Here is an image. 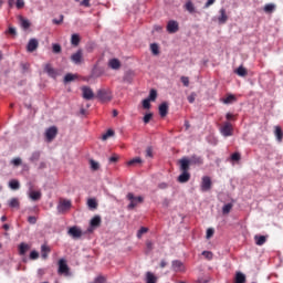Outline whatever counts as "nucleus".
<instances>
[{
  "mask_svg": "<svg viewBox=\"0 0 283 283\" xmlns=\"http://www.w3.org/2000/svg\"><path fill=\"white\" fill-rule=\"evenodd\" d=\"M185 9L190 12V14H193V12H196V7L193 6V2L188 1L185 4Z\"/></svg>",
  "mask_w": 283,
  "mask_h": 283,
  "instance_id": "obj_28",
  "label": "nucleus"
},
{
  "mask_svg": "<svg viewBox=\"0 0 283 283\" xmlns=\"http://www.w3.org/2000/svg\"><path fill=\"white\" fill-rule=\"evenodd\" d=\"M12 164L15 166V167H19V165H21V158H15L12 160Z\"/></svg>",
  "mask_w": 283,
  "mask_h": 283,
  "instance_id": "obj_59",
  "label": "nucleus"
},
{
  "mask_svg": "<svg viewBox=\"0 0 283 283\" xmlns=\"http://www.w3.org/2000/svg\"><path fill=\"white\" fill-rule=\"evenodd\" d=\"M275 10V4H266L264 7V12H273Z\"/></svg>",
  "mask_w": 283,
  "mask_h": 283,
  "instance_id": "obj_47",
  "label": "nucleus"
},
{
  "mask_svg": "<svg viewBox=\"0 0 283 283\" xmlns=\"http://www.w3.org/2000/svg\"><path fill=\"white\" fill-rule=\"evenodd\" d=\"M146 157L147 158H153L154 157V150L151 149V147H148L146 149Z\"/></svg>",
  "mask_w": 283,
  "mask_h": 283,
  "instance_id": "obj_51",
  "label": "nucleus"
},
{
  "mask_svg": "<svg viewBox=\"0 0 283 283\" xmlns=\"http://www.w3.org/2000/svg\"><path fill=\"white\" fill-rule=\"evenodd\" d=\"M53 23H55V25H59L60 23H63V15H61L60 20L54 19Z\"/></svg>",
  "mask_w": 283,
  "mask_h": 283,
  "instance_id": "obj_64",
  "label": "nucleus"
},
{
  "mask_svg": "<svg viewBox=\"0 0 283 283\" xmlns=\"http://www.w3.org/2000/svg\"><path fill=\"white\" fill-rule=\"evenodd\" d=\"M147 231H148L147 228L142 227V228L138 230V232H137V238H138V239H142L143 235H144V233H147Z\"/></svg>",
  "mask_w": 283,
  "mask_h": 283,
  "instance_id": "obj_42",
  "label": "nucleus"
},
{
  "mask_svg": "<svg viewBox=\"0 0 283 283\" xmlns=\"http://www.w3.org/2000/svg\"><path fill=\"white\" fill-rule=\"evenodd\" d=\"M158 93L156 92V90H150L149 96L147 98L150 101H156Z\"/></svg>",
  "mask_w": 283,
  "mask_h": 283,
  "instance_id": "obj_39",
  "label": "nucleus"
},
{
  "mask_svg": "<svg viewBox=\"0 0 283 283\" xmlns=\"http://www.w3.org/2000/svg\"><path fill=\"white\" fill-rule=\"evenodd\" d=\"M28 196L30 200L36 202V200H41V191L40 190H32V188L28 191Z\"/></svg>",
  "mask_w": 283,
  "mask_h": 283,
  "instance_id": "obj_14",
  "label": "nucleus"
},
{
  "mask_svg": "<svg viewBox=\"0 0 283 283\" xmlns=\"http://www.w3.org/2000/svg\"><path fill=\"white\" fill-rule=\"evenodd\" d=\"M72 209V200L70 199H61L57 205V211L60 213H65V211H70Z\"/></svg>",
  "mask_w": 283,
  "mask_h": 283,
  "instance_id": "obj_3",
  "label": "nucleus"
},
{
  "mask_svg": "<svg viewBox=\"0 0 283 283\" xmlns=\"http://www.w3.org/2000/svg\"><path fill=\"white\" fill-rule=\"evenodd\" d=\"M39 158H41V153L39 151H34L31 157L30 160H32L34 163V160H39Z\"/></svg>",
  "mask_w": 283,
  "mask_h": 283,
  "instance_id": "obj_45",
  "label": "nucleus"
},
{
  "mask_svg": "<svg viewBox=\"0 0 283 283\" xmlns=\"http://www.w3.org/2000/svg\"><path fill=\"white\" fill-rule=\"evenodd\" d=\"M196 101V93H191L189 96H188V103H195Z\"/></svg>",
  "mask_w": 283,
  "mask_h": 283,
  "instance_id": "obj_55",
  "label": "nucleus"
},
{
  "mask_svg": "<svg viewBox=\"0 0 283 283\" xmlns=\"http://www.w3.org/2000/svg\"><path fill=\"white\" fill-rule=\"evenodd\" d=\"M274 136H276V140L279 143H282L283 133H282V128L280 126H275Z\"/></svg>",
  "mask_w": 283,
  "mask_h": 283,
  "instance_id": "obj_26",
  "label": "nucleus"
},
{
  "mask_svg": "<svg viewBox=\"0 0 283 283\" xmlns=\"http://www.w3.org/2000/svg\"><path fill=\"white\" fill-rule=\"evenodd\" d=\"M233 209V203H227L222 207V213L223 216H227L231 213V210Z\"/></svg>",
  "mask_w": 283,
  "mask_h": 283,
  "instance_id": "obj_30",
  "label": "nucleus"
},
{
  "mask_svg": "<svg viewBox=\"0 0 283 283\" xmlns=\"http://www.w3.org/2000/svg\"><path fill=\"white\" fill-rule=\"evenodd\" d=\"M111 136H114V130L108 129L106 134L102 136V140H107V138H111Z\"/></svg>",
  "mask_w": 283,
  "mask_h": 283,
  "instance_id": "obj_41",
  "label": "nucleus"
},
{
  "mask_svg": "<svg viewBox=\"0 0 283 283\" xmlns=\"http://www.w3.org/2000/svg\"><path fill=\"white\" fill-rule=\"evenodd\" d=\"M226 105H230V103H235V95H228L227 98L223 99Z\"/></svg>",
  "mask_w": 283,
  "mask_h": 283,
  "instance_id": "obj_36",
  "label": "nucleus"
},
{
  "mask_svg": "<svg viewBox=\"0 0 283 283\" xmlns=\"http://www.w3.org/2000/svg\"><path fill=\"white\" fill-rule=\"evenodd\" d=\"M15 6L18 10H21V8L25 7V1L24 0H17Z\"/></svg>",
  "mask_w": 283,
  "mask_h": 283,
  "instance_id": "obj_48",
  "label": "nucleus"
},
{
  "mask_svg": "<svg viewBox=\"0 0 283 283\" xmlns=\"http://www.w3.org/2000/svg\"><path fill=\"white\" fill-rule=\"evenodd\" d=\"M150 50H151L153 54H155V55H158L160 52L158 49V44H156V43L150 44Z\"/></svg>",
  "mask_w": 283,
  "mask_h": 283,
  "instance_id": "obj_40",
  "label": "nucleus"
},
{
  "mask_svg": "<svg viewBox=\"0 0 283 283\" xmlns=\"http://www.w3.org/2000/svg\"><path fill=\"white\" fill-rule=\"evenodd\" d=\"M71 43L72 45H78V43H81V36H78V34L74 33L71 36Z\"/></svg>",
  "mask_w": 283,
  "mask_h": 283,
  "instance_id": "obj_31",
  "label": "nucleus"
},
{
  "mask_svg": "<svg viewBox=\"0 0 283 283\" xmlns=\"http://www.w3.org/2000/svg\"><path fill=\"white\" fill-rule=\"evenodd\" d=\"M216 3V0H208L205 4V8H209Z\"/></svg>",
  "mask_w": 283,
  "mask_h": 283,
  "instance_id": "obj_61",
  "label": "nucleus"
},
{
  "mask_svg": "<svg viewBox=\"0 0 283 283\" xmlns=\"http://www.w3.org/2000/svg\"><path fill=\"white\" fill-rule=\"evenodd\" d=\"M178 30H179L178 22L176 20H170L167 24V32H169V34H176Z\"/></svg>",
  "mask_w": 283,
  "mask_h": 283,
  "instance_id": "obj_10",
  "label": "nucleus"
},
{
  "mask_svg": "<svg viewBox=\"0 0 283 283\" xmlns=\"http://www.w3.org/2000/svg\"><path fill=\"white\" fill-rule=\"evenodd\" d=\"M189 165H191V161L187 158H184L180 160V169L181 171H189Z\"/></svg>",
  "mask_w": 283,
  "mask_h": 283,
  "instance_id": "obj_21",
  "label": "nucleus"
},
{
  "mask_svg": "<svg viewBox=\"0 0 283 283\" xmlns=\"http://www.w3.org/2000/svg\"><path fill=\"white\" fill-rule=\"evenodd\" d=\"M219 17H218V21L221 25H223V23H227V21H229V15H227V10L224 8H221L219 10Z\"/></svg>",
  "mask_w": 283,
  "mask_h": 283,
  "instance_id": "obj_13",
  "label": "nucleus"
},
{
  "mask_svg": "<svg viewBox=\"0 0 283 283\" xmlns=\"http://www.w3.org/2000/svg\"><path fill=\"white\" fill-rule=\"evenodd\" d=\"M81 6H84V8H90V0H82Z\"/></svg>",
  "mask_w": 283,
  "mask_h": 283,
  "instance_id": "obj_63",
  "label": "nucleus"
},
{
  "mask_svg": "<svg viewBox=\"0 0 283 283\" xmlns=\"http://www.w3.org/2000/svg\"><path fill=\"white\" fill-rule=\"evenodd\" d=\"M220 134L224 136V138H229V136H233V126L231 123L226 122L221 127H220Z\"/></svg>",
  "mask_w": 283,
  "mask_h": 283,
  "instance_id": "obj_4",
  "label": "nucleus"
},
{
  "mask_svg": "<svg viewBox=\"0 0 283 283\" xmlns=\"http://www.w3.org/2000/svg\"><path fill=\"white\" fill-rule=\"evenodd\" d=\"M90 165H91V169L93 171H98V169L101 168V165L98 164V161L91 159L90 160Z\"/></svg>",
  "mask_w": 283,
  "mask_h": 283,
  "instance_id": "obj_32",
  "label": "nucleus"
},
{
  "mask_svg": "<svg viewBox=\"0 0 283 283\" xmlns=\"http://www.w3.org/2000/svg\"><path fill=\"white\" fill-rule=\"evenodd\" d=\"M59 273L60 275H70V268L67 266L65 259L59 261Z\"/></svg>",
  "mask_w": 283,
  "mask_h": 283,
  "instance_id": "obj_7",
  "label": "nucleus"
},
{
  "mask_svg": "<svg viewBox=\"0 0 283 283\" xmlns=\"http://www.w3.org/2000/svg\"><path fill=\"white\" fill-rule=\"evenodd\" d=\"M28 251H30V245L28 243H21L19 245L20 255H25V253H28Z\"/></svg>",
  "mask_w": 283,
  "mask_h": 283,
  "instance_id": "obj_25",
  "label": "nucleus"
},
{
  "mask_svg": "<svg viewBox=\"0 0 283 283\" xmlns=\"http://www.w3.org/2000/svg\"><path fill=\"white\" fill-rule=\"evenodd\" d=\"M71 61L75 65H81L83 62V50H77L75 53L71 55Z\"/></svg>",
  "mask_w": 283,
  "mask_h": 283,
  "instance_id": "obj_8",
  "label": "nucleus"
},
{
  "mask_svg": "<svg viewBox=\"0 0 283 283\" xmlns=\"http://www.w3.org/2000/svg\"><path fill=\"white\" fill-rule=\"evenodd\" d=\"M97 98H99L102 103H109L113 98L112 91L105 88L99 90L97 92Z\"/></svg>",
  "mask_w": 283,
  "mask_h": 283,
  "instance_id": "obj_2",
  "label": "nucleus"
},
{
  "mask_svg": "<svg viewBox=\"0 0 283 283\" xmlns=\"http://www.w3.org/2000/svg\"><path fill=\"white\" fill-rule=\"evenodd\" d=\"M127 200H129V202H130L128 205V209H136V207H138V205H143L145 199L140 196L136 197V196H134V193L129 192L127 195Z\"/></svg>",
  "mask_w": 283,
  "mask_h": 283,
  "instance_id": "obj_1",
  "label": "nucleus"
},
{
  "mask_svg": "<svg viewBox=\"0 0 283 283\" xmlns=\"http://www.w3.org/2000/svg\"><path fill=\"white\" fill-rule=\"evenodd\" d=\"M20 25L24 29L28 30L30 28V20L25 18H20Z\"/></svg>",
  "mask_w": 283,
  "mask_h": 283,
  "instance_id": "obj_33",
  "label": "nucleus"
},
{
  "mask_svg": "<svg viewBox=\"0 0 283 283\" xmlns=\"http://www.w3.org/2000/svg\"><path fill=\"white\" fill-rule=\"evenodd\" d=\"M197 283H209V277H200Z\"/></svg>",
  "mask_w": 283,
  "mask_h": 283,
  "instance_id": "obj_58",
  "label": "nucleus"
},
{
  "mask_svg": "<svg viewBox=\"0 0 283 283\" xmlns=\"http://www.w3.org/2000/svg\"><path fill=\"white\" fill-rule=\"evenodd\" d=\"M200 189L203 193L211 190V178L209 176L202 177Z\"/></svg>",
  "mask_w": 283,
  "mask_h": 283,
  "instance_id": "obj_5",
  "label": "nucleus"
},
{
  "mask_svg": "<svg viewBox=\"0 0 283 283\" xmlns=\"http://www.w3.org/2000/svg\"><path fill=\"white\" fill-rule=\"evenodd\" d=\"M101 226V217L96 216L91 220V227L87 229L88 233H92L96 227Z\"/></svg>",
  "mask_w": 283,
  "mask_h": 283,
  "instance_id": "obj_15",
  "label": "nucleus"
},
{
  "mask_svg": "<svg viewBox=\"0 0 283 283\" xmlns=\"http://www.w3.org/2000/svg\"><path fill=\"white\" fill-rule=\"evenodd\" d=\"M28 222H30V224H36V217H29Z\"/></svg>",
  "mask_w": 283,
  "mask_h": 283,
  "instance_id": "obj_57",
  "label": "nucleus"
},
{
  "mask_svg": "<svg viewBox=\"0 0 283 283\" xmlns=\"http://www.w3.org/2000/svg\"><path fill=\"white\" fill-rule=\"evenodd\" d=\"M53 52L55 54H59L61 52V45L60 44H53Z\"/></svg>",
  "mask_w": 283,
  "mask_h": 283,
  "instance_id": "obj_54",
  "label": "nucleus"
},
{
  "mask_svg": "<svg viewBox=\"0 0 283 283\" xmlns=\"http://www.w3.org/2000/svg\"><path fill=\"white\" fill-rule=\"evenodd\" d=\"M67 234L74 240H78L83 235V231L78 227H72L69 229Z\"/></svg>",
  "mask_w": 283,
  "mask_h": 283,
  "instance_id": "obj_6",
  "label": "nucleus"
},
{
  "mask_svg": "<svg viewBox=\"0 0 283 283\" xmlns=\"http://www.w3.org/2000/svg\"><path fill=\"white\" fill-rule=\"evenodd\" d=\"M140 163H143V159H140V157H136V158L130 159V160L127 163V165H128L129 167H132V165H136V164H140Z\"/></svg>",
  "mask_w": 283,
  "mask_h": 283,
  "instance_id": "obj_38",
  "label": "nucleus"
},
{
  "mask_svg": "<svg viewBox=\"0 0 283 283\" xmlns=\"http://www.w3.org/2000/svg\"><path fill=\"white\" fill-rule=\"evenodd\" d=\"M82 96L85 101H92V98H94V91L88 86H84L82 87Z\"/></svg>",
  "mask_w": 283,
  "mask_h": 283,
  "instance_id": "obj_11",
  "label": "nucleus"
},
{
  "mask_svg": "<svg viewBox=\"0 0 283 283\" xmlns=\"http://www.w3.org/2000/svg\"><path fill=\"white\" fill-rule=\"evenodd\" d=\"M8 33L14 36L17 34V29H14L13 27H10L8 30Z\"/></svg>",
  "mask_w": 283,
  "mask_h": 283,
  "instance_id": "obj_60",
  "label": "nucleus"
},
{
  "mask_svg": "<svg viewBox=\"0 0 283 283\" xmlns=\"http://www.w3.org/2000/svg\"><path fill=\"white\" fill-rule=\"evenodd\" d=\"M151 101L150 99H148V98H146V99H144L143 101V107H144V109H149V107H151Z\"/></svg>",
  "mask_w": 283,
  "mask_h": 283,
  "instance_id": "obj_46",
  "label": "nucleus"
},
{
  "mask_svg": "<svg viewBox=\"0 0 283 283\" xmlns=\"http://www.w3.org/2000/svg\"><path fill=\"white\" fill-rule=\"evenodd\" d=\"M30 260H39V252L36 251H31L30 253Z\"/></svg>",
  "mask_w": 283,
  "mask_h": 283,
  "instance_id": "obj_49",
  "label": "nucleus"
},
{
  "mask_svg": "<svg viewBox=\"0 0 283 283\" xmlns=\"http://www.w3.org/2000/svg\"><path fill=\"white\" fill-rule=\"evenodd\" d=\"M39 48V41L36 39H31L27 45L28 52H34Z\"/></svg>",
  "mask_w": 283,
  "mask_h": 283,
  "instance_id": "obj_16",
  "label": "nucleus"
},
{
  "mask_svg": "<svg viewBox=\"0 0 283 283\" xmlns=\"http://www.w3.org/2000/svg\"><path fill=\"white\" fill-rule=\"evenodd\" d=\"M235 74H238V76H247V69H244L243 66H239L235 70Z\"/></svg>",
  "mask_w": 283,
  "mask_h": 283,
  "instance_id": "obj_35",
  "label": "nucleus"
},
{
  "mask_svg": "<svg viewBox=\"0 0 283 283\" xmlns=\"http://www.w3.org/2000/svg\"><path fill=\"white\" fill-rule=\"evenodd\" d=\"M247 282V276L242 272H238L235 275V283Z\"/></svg>",
  "mask_w": 283,
  "mask_h": 283,
  "instance_id": "obj_27",
  "label": "nucleus"
},
{
  "mask_svg": "<svg viewBox=\"0 0 283 283\" xmlns=\"http://www.w3.org/2000/svg\"><path fill=\"white\" fill-rule=\"evenodd\" d=\"M172 271H176V273H180V271H185V265L182 264V261H172Z\"/></svg>",
  "mask_w": 283,
  "mask_h": 283,
  "instance_id": "obj_18",
  "label": "nucleus"
},
{
  "mask_svg": "<svg viewBox=\"0 0 283 283\" xmlns=\"http://www.w3.org/2000/svg\"><path fill=\"white\" fill-rule=\"evenodd\" d=\"M41 251L42 253H50V248H48V245H42Z\"/></svg>",
  "mask_w": 283,
  "mask_h": 283,
  "instance_id": "obj_62",
  "label": "nucleus"
},
{
  "mask_svg": "<svg viewBox=\"0 0 283 283\" xmlns=\"http://www.w3.org/2000/svg\"><path fill=\"white\" fill-rule=\"evenodd\" d=\"M145 282L158 283V276H156L153 272H146Z\"/></svg>",
  "mask_w": 283,
  "mask_h": 283,
  "instance_id": "obj_19",
  "label": "nucleus"
},
{
  "mask_svg": "<svg viewBox=\"0 0 283 283\" xmlns=\"http://www.w3.org/2000/svg\"><path fill=\"white\" fill-rule=\"evenodd\" d=\"M190 163H192L193 165H202V158L193 156L191 157Z\"/></svg>",
  "mask_w": 283,
  "mask_h": 283,
  "instance_id": "obj_37",
  "label": "nucleus"
},
{
  "mask_svg": "<svg viewBox=\"0 0 283 283\" xmlns=\"http://www.w3.org/2000/svg\"><path fill=\"white\" fill-rule=\"evenodd\" d=\"M76 78H77L76 74L67 73L64 76V83H72V81H76Z\"/></svg>",
  "mask_w": 283,
  "mask_h": 283,
  "instance_id": "obj_29",
  "label": "nucleus"
},
{
  "mask_svg": "<svg viewBox=\"0 0 283 283\" xmlns=\"http://www.w3.org/2000/svg\"><path fill=\"white\" fill-rule=\"evenodd\" d=\"M254 240H255V244L258 247H262L263 244L266 243V237L265 235H255Z\"/></svg>",
  "mask_w": 283,
  "mask_h": 283,
  "instance_id": "obj_23",
  "label": "nucleus"
},
{
  "mask_svg": "<svg viewBox=\"0 0 283 283\" xmlns=\"http://www.w3.org/2000/svg\"><path fill=\"white\" fill-rule=\"evenodd\" d=\"M202 255L205 256L206 260H212L213 259V253L211 251H203Z\"/></svg>",
  "mask_w": 283,
  "mask_h": 283,
  "instance_id": "obj_44",
  "label": "nucleus"
},
{
  "mask_svg": "<svg viewBox=\"0 0 283 283\" xmlns=\"http://www.w3.org/2000/svg\"><path fill=\"white\" fill-rule=\"evenodd\" d=\"M87 205H88L90 209H96V207H97L96 199H88Z\"/></svg>",
  "mask_w": 283,
  "mask_h": 283,
  "instance_id": "obj_43",
  "label": "nucleus"
},
{
  "mask_svg": "<svg viewBox=\"0 0 283 283\" xmlns=\"http://www.w3.org/2000/svg\"><path fill=\"white\" fill-rule=\"evenodd\" d=\"M231 160H235V161L240 160V154L239 153L232 154L231 155Z\"/></svg>",
  "mask_w": 283,
  "mask_h": 283,
  "instance_id": "obj_56",
  "label": "nucleus"
},
{
  "mask_svg": "<svg viewBox=\"0 0 283 283\" xmlns=\"http://www.w3.org/2000/svg\"><path fill=\"white\" fill-rule=\"evenodd\" d=\"M168 112H169V105L167 104V102L161 103L159 106V115L161 116V118H165Z\"/></svg>",
  "mask_w": 283,
  "mask_h": 283,
  "instance_id": "obj_17",
  "label": "nucleus"
},
{
  "mask_svg": "<svg viewBox=\"0 0 283 283\" xmlns=\"http://www.w3.org/2000/svg\"><path fill=\"white\" fill-rule=\"evenodd\" d=\"M9 187L10 189H12L13 191H17L18 189L21 188V184L19 182V180L13 179L9 181Z\"/></svg>",
  "mask_w": 283,
  "mask_h": 283,
  "instance_id": "obj_24",
  "label": "nucleus"
},
{
  "mask_svg": "<svg viewBox=\"0 0 283 283\" xmlns=\"http://www.w3.org/2000/svg\"><path fill=\"white\" fill-rule=\"evenodd\" d=\"M44 72L50 76L51 78H56L59 76V73L54 67H52V64H45L44 65Z\"/></svg>",
  "mask_w": 283,
  "mask_h": 283,
  "instance_id": "obj_12",
  "label": "nucleus"
},
{
  "mask_svg": "<svg viewBox=\"0 0 283 283\" xmlns=\"http://www.w3.org/2000/svg\"><path fill=\"white\" fill-rule=\"evenodd\" d=\"M190 178H191V175L189 174V171H182V174H180L178 177V182H181V184L189 182Z\"/></svg>",
  "mask_w": 283,
  "mask_h": 283,
  "instance_id": "obj_20",
  "label": "nucleus"
},
{
  "mask_svg": "<svg viewBox=\"0 0 283 283\" xmlns=\"http://www.w3.org/2000/svg\"><path fill=\"white\" fill-rule=\"evenodd\" d=\"M57 132L59 130L54 126H52L45 130V138H46L48 143H52L53 138H56Z\"/></svg>",
  "mask_w": 283,
  "mask_h": 283,
  "instance_id": "obj_9",
  "label": "nucleus"
},
{
  "mask_svg": "<svg viewBox=\"0 0 283 283\" xmlns=\"http://www.w3.org/2000/svg\"><path fill=\"white\" fill-rule=\"evenodd\" d=\"M153 114L151 113H148L144 116V123L147 125V123H149V120H151L153 118Z\"/></svg>",
  "mask_w": 283,
  "mask_h": 283,
  "instance_id": "obj_50",
  "label": "nucleus"
},
{
  "mask_svg": "<svg viewBox=\"0 0 283 283\" xmlns=\"http://www.w3.org/2000/svg\"><path fill=\"white\" fill-rule=\"evenodd\" d=\"M9 207H11L12 209H19V199L17 198L10 199Z\"/></svg>",
  "mask_w": 283,
  "mask_h": 283,
  "instance_id": "obj_34",
  "label": "nucleus"
},
{
  "mask_svg": "<svg viewBox=\"0 0 283 283\" xmlns=\"http://www.w3.org/2000/svg\"><path fill=\"white\" fill-rule=\"evenodd\" d=\"M213 233H214L213 229H212V228H209V229L207 230V234H206L207 240H209V238H212V237H213Z\"/></svg>",
  "mask_w": 283,
  "mask_h": 283,
  "instance_id": "obj_53",
  "label": "nucleus"
},
{
  "mask_svg": "<svg viewBox=\"0 0 283 283\" xmlns=\"http://www.w3.org/2000/svg\"><path fill=\"white\" fill-rule=\"evenodd\" d=\"M108 65L112 70H119L120 61H118V59H112V60H109Z\"/></svg>",
  "mask_w": 283,
  "mask_h": 283,
  "instance_id": "obj_22",
  "label": "nucleus"
},
{
  "mask_svg": "<svg viewBox=\"0 0 283 283\" xmlns=\"http://www.w3.org/2000/svg\"><path fill=\"white\" fill-rule=\"evenodd\" d=\"M181 83L185 85V87H189V77L181 76Z\"/></svg>",
  "mask_w": 283,
  "mask_h": 283,
  "instance_id": "obj_52",
  "label": "nucleus"
}]
</instances>
